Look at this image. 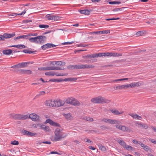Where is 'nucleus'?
<instances>
[{"mask_svg":"<svg viewBox=\"0 0 156 156\" xmlns=\"http://www.w3.org/2000/svg\"><path fill=\"white\" fill-rule=\"evenodd\" d=\"M125 7H122L120 8H117L115 9H114L113 11H118L119 10H122L123 9L125 8Z\"/></svg>","mask_w":156,"mask_h":156,"instance_id":"58","label":"nucleus"},{"mask_svg":"<svg viewBox=\"0 0 156 156\" xmlns=\"http://www.w3.org/2000/svg\"><path fill=\"white\" fill-rule=\"evenodd\" d=\"M12 52V51L11 49H7L4 50L2 51V53L4 55H9Z\"/></svg>","mask_w":156,"mask_h":156,"instance_id":"21","label":"nucleus"},{"mask_svg":"<svg viewBox=\"0 0 156 156\" xmlns=\"http://www.w3.org/2000/svg\"><path fill=\"white\" fill-rule=\"evenodd\" d=\"M12 118L15 120H24L28 118L27 115L16 114L12 116Z\"/></svg>","mask_w":156,"mask_h":156,"instance_id":"4","label":"nucleus"},{"mask_svg":"<svg viewBox=\"0 0 156 156\" xmlns=\"http://www.w3.org/2000/svg\"><path fill=\"white\" fill-rule=\"evenodd\" d=\"M144 32L142 31H138L136 33V35L137 36L142 35L144 34Z\"/></svg>","mask_w":156,"mask_h":156,"instance_id":"44","label":"nucleus"},{"mask_svg":"<svg viewBox=\"0 0 156 156\" xmlns=\"http://www.w3.org/2000/svg\"><path fill=\"white\" fill-rule=\"evenodd\" d=\"M32 72L29 70H25V74L29 75L32 74Z\"/></svg>","mask_w":156,"mask_h":156,"instance_id":"52","label":"nucleus"},{"mask_svg":"<svg viewBox=\"0 0 156 156\" xmlns=\"http://www.w3.org/2000/svg\"><path fill=\"white\" fill-rule=\"evenodd\" d=\"M71 105L74 106L78 105H80V103L77 100L72 98V100Z\"/></svg>","mask_w":156,"mask_h":156,"instance_id":"25","label":"nucleus"},{"mask_svg":"<svg viewBox=\"0 0 156 156\" xmlns=\"http://www.w3.org/2000/svg\"><path fill=\"white\" fill-rule=\"evenodd\" d=\"M110 33V31L109 30H106L103 31H99V34H107Z\"/></svg>","mask_w":156,"mask_h":156,"instance_id":"31","label":"nucleus"},{"mask_svg":"<svg viewBox=\"0 0 156 156\" xmlns=\"http://www.w3.org/2000/svg\"><path fill=\"white\" fill-rule=\"evenodd\" d=\"M48 46V48H53L55 47L56 45H55L52 44L47 43Z\"/></svg>","mask_w":156,"mask_h":156,"instance_id":"47","label":"nucleus"},{"mask_svg":"<svg viewBox=\"0 0 156 156\" xmlns=\"http://www.w3.org/2000/svg\"><path fill=\"white\" fill-rule=\"evenodd\" d=\"M73 43V41L65 42L62 43L63 45L71 44Z\"/></svg>","mask_w":156,"mask_h":156,"instance_id":"57","label":"nucleus"},{"mask_svg":"<svg viewBox=\"0 0 156 156\" xmlns=\"http://www.w3.org/2000/svg\"><path fill=\"white\" fill-rule=\"evenodd\" d=\"M125 148L127 150H131L132 151H133V150H134V148L132 147L131 146L129 145H126V146L125 147Z\"/></svg>","mask_w":156,"mask_h":156,"instance_id":"36","label":"nucleus"},{"mask_svg":"<svg viewBox=\"0 0 156 156\" xmlns=\"http://www.w3.org/2000/svg\"><path fill=\"white\" fill-rule=\"evenodd\" d=\"M149 140L152 143L154 144H156V141L153 139H149Z\"/></svg>","mask_w":156,"mask_h":156,"instance_id":"59","label":"nucleus"},{"mask_svg":"<svg viewBox=\"0 0 156 156\" xmlns=\"http://www.w3.org/2000/svg\"><path fill=\"white\" fill-rule=\"evenodd\" d=\"M33 62H23L20 63L19 64L20 68H24L27 67V64H33Z\"/></svg>","mask_w":156,"mask_h":156,"instance_id":"19","label":"nucleus"},{"mask_svg":"<svg viewBox=\"0 0 156 156\" xmlns=\"http://www.w3.org/2000/svg\"><path fill=\"white\" fill-rule=\"evenodd\" d=\"M37 39V37H31L29 38V40L30 42L32 43H34L36 44V43L37 42V41H36V39Z\"/></svg>","mask_w":156,"mask_h":156,"instance_id":"27","label":"nucleus"},{"mask_svg":"<svg viewBox=\"0 0 156 156\" xmlns=\"http://www.w3.org/2000/svg\"><path fill=\"white\" fill-rule=\"evenodd\" d=\"M11 144L14 145H18L19 144V143L18 141L15 140L12 141L11 143Z\"/></svg>","mask_w":156,"mask_h":156,"instance_id":"46","label":"nucleus"},{"mask_svg":"<svg viewBox=\"0 0 156 156\" xmlns=\"http://www.w3.org/2000/svg\"><path fill=\"white\" fill-rule=\"evenodd\" d=\"M29 118L31 119L32 121H38L39 120L40 117L35 113H33L30 114L29 116Z\"/></svg>","mask_w":156,"mask_h":156,"instance_id":"7","label":"nucleus"},{"mask_svg":"<svg viewBox=\"0 0 156 156\" xmlns=\"http://www.w3.org/2000/svg\"><path fill=\"white\" fill-rule=\"evenodd\" d=\"M119 89L128 88L127 84L119 85Z\"/></svg>","mask_w":156,"mask_h":156,"instance_id":"39","label":"nucleus"},{"mask_svg":"<svg viewBox=\"0 0 156 156\" xmlns=\"http://www.w3.org/2000/svg\"><path fill=\"white\" fill-rule=\"evenodd\" d=\"M29 37L30 36H36L37 35V33H30L29 34Z\"/></svg>","mask_w":156,"mask_h":156,"instance_id":"55","label":"nucleus"},{"mask_svg":"<svg viewBox=\"0 0 156 156\" xmlns=\"http://www.w3.org/2000/svg\"><path fill=\"white\" fill-rule=\"evenodd\" d=\"M143 149L146 151H147L149 150L150 148L147 146L145 145L143 147Z\"/></svg>","mask_w":156,"mask_h":156,"instance_id":"53","label":"nucleus"},{"mask_svg":"<svg viewBox=\"0 0 156 156\" xmlns=\"http://www.w3.org/2000/svg\"><path fill=\"white\" fill-rule=\"evenodd\" d=\"M11 68H13V69H16V68H20V64L19 63L17 65H15L13 66H11Z\"/></svg>","mask_w":156,"mask_h":156,"instance_id":"50","label":"nucleus"},{"mask_svg":"<svg viewBox=\"0 0 156 156\" xmlns=\"http://www.w3.org/2000/svg\"><path fill=\"white\" fill-rule=\"evenodd\" d=\"M23 52L25 53H29V54H31L33 53L34 54L35 51H30L28 49H24L23 50Z\"/></svg>","mask_w":156,"mask_h":156,"instance_id":"30","label":"nucleus"},{"mask_svg":"<svg viewBox=\"0 0 156 156\" xmlns=\"http://www.w3.org/2000/svg\"><path fill=\"white\" fill-rule=\"evenodd\" d=\"M117 142L119 143L123 147L125 148L126 146V143L124 141L122 140H117Z\"/></svg>","mask_w":156,"mask_h":156,"instance_id":"26","label":"nucleus"},{"mask_svg":"<svg viewBox=\"0 0 156 156\" xmlns=\"http://www.w3.org/2000/svg\"><path fill=\"white\" fill-rule=\"evenodd\" d=\"M96 57H101L102 56H110V52H105L99 53H96Z\"/></svg>","mask_w":156,"mask_h":156,"instance_id":"10","label":"nucleus"},{"mask_svg":"<svg viewBox=\"0 0 156 156\" xmlns=\"http://www.w3.org/2000/svg\"><path fill=\"white\" fill-rule=\"evenodd\" d=\"M111 111L112 113L115 115H119L120 114H122L123 113V111L119 112L118 110L115 109H113L111 110Z\"/></svg>","mask_w":156,"mask_h":156,"instance_id":"16","label":"nucleus"},{"mask_svg":"<svg viewBox=\"0 0 156 156\" xmlns=\"http://www.w3.org/2000/svg\"><path fill=\"white\" fill-rule=\"evenodd\" d=\"M75 65H69L68 66L67 68L69 69H75Z\"/></svg>","mask_w":156,"mask_h":156,"instance_id":"40","label":"nucleus"},{"mask_svg":"<svg viewBox=\"0 0 156 156\" xmlns=\"http://www.w3.org/2000/svg\"><path fill=\"white\" fill-rule=\"evenodd\" d=\"M109 3L111 5H113V4H119L121 3V2H117V1H112V2H109Z\"/></svg>","mask_w":156,"mask_h":156,"instance_id":"37","label":"nucleus"},{"mask_svg":"<svg viewBox=\"0 0 156 156\" xmlns=\"http://www.w3.org/2000/svg\"><path fill=\"white\" fill-rule=\"evenodd\" d=\"M45 104L47 106L53 107V105H54L53 101H52L51 100L47 101L46 102Z\"/></svg>","mask_w":156,"mask_h":156,"instance_id":"22","label":"nucleus"},{"mask_svg":"<svg viewBox=\"0 0 156 156\" xmlns=\"http://www.w3.org/2000/svg\"><path fill=\"white\" fill-rule=\"evenodd\" d=\"M81 69L92 68L94 67V66L89 64H80Z\"/></svg>","mask_w":156,"mask_h":156,"instance_id":"9","label":"nucleus"},{"mask_svg":"<svg viewBox=\"0 0 156 156\" xmlns=\"http://www.w3.org/2000/svg\"><path fill=\"white\" fill-rule=\"evenodd\" d=\"M75 69H81L80 64L78 65H75Z\"/></svg>","mask_w":156,"mask_h":156,"instance_id":"60","label":"nucleus"},{"mask_svg":"<svg viewBox=\"0 0 156 156\" xmlns=\"http://www.w3.org/2000/svg\"><path fill=\"white\" fill-rule=\"evenodd\" d=\"M110 57H118L122 56V54L118 53L116 52H110Z\"/></svg>","mask_w":156,"mask_h":156,"instance_id":"24","label":"nucleus"},{"mask_svg":"<svg viewBox=\"0 0 156 156\" xmlns=\"http://www.w3.org/2000/svg\"><path fill=\"white\" fill-rule=\"evenodd\" d=\"M39 44H41L44 43L46 40V38L45 36H39Z\"/></svg>","mask_w":156,"mask_h":156,"instance_id":"11","label":"nucleus"},{"mask_svg":"<svg viewBox=\"0 0 156 156\" xmlns=\"http://www.w3.org/2000/svg\"><path fill=\"white\" fill-rule=\"evenodd\" d=\"M28 135L29 136H34L35 135H36V134L35 133H34L32 132H31L29 131V132H28Z\"/></svg>","mask_w":156,"mask_h":156,"instance_id":"49","label":"nucleus"},{"mask_svg":"<svg viewBox=\"0 0 156 156\" xmlns=\"http://www.w3.org/2000/svg\"><path fill=\"white\" fill-rule=\"evenodd\" d=\"M16 72L19 73L25 74V69H18L16 70Z\"/></svg>","mask_w":156,"mask_h":156,"instance_id":"35","label":"nucleus"},{"mask_svg":"<svg viewBox=\"0 0 156 156\" xmlns=\"http://www.w3.org/2000/svg\"><path fill=\"white\" fill-rule=\"evenodd\" d=\"M96 57V53L88 55L86 56V58H95Z\"/></svg>","mask_w":156,"mask_h":156,"instance_id":"34","label":"nucleus"},{"mask_svg":"<svg viewBox=\"0 0 156 156\" xmlns=\"http://www.w3.org/2000/svg\"><path fill=\"white\" fill-rule=\"evenodd\" d=\"M120 122H121L115 119H109L108 123L112 124H119Z\"/></svg>","mask_w":156,"mask_h":156,"instance_id":"18","label":"nucleus"},{"mask_svg":"<svg viewBox=\"0 0 156 156\" xmlns=\"http://www.w3.org/2000/svg\"><path fill=\"white\" fill-rule=\"evenodd\" d=\"M109 119H106V118H104L102 120V121L106 123H109Z\"/></svg>","mask_w":156,"mask_h":156,"instance_id":"56","label":"nucleus"},{"mask_svg":"<svg viewBox=\"0 0 156 156\" xmlns=\"http://www.w3.org/2000/svg\"><path fill=\"white\" fill-rule=\"evenodd\" d=\"M129 115L132 116L134 119H140L142 117L139 115H138L137 114H129Z\"/></svg>","mask_w":156,"mask_h":156,"instance_id":"23","label":"nucleus"},{"mask_svg":"<svg viewBox=\"0 0 156 156\" xmlns=\"http://www.w3.org/2000/svg\"><path fill=\"white\" fill-rule=\"evenodd\" d=\"M91 101L94 103L103 104L104 103H108L110 101L104 97L99 96L98 97L92 98Z\"/></svg>","mask_w":156,"mask_h":156,"instance_id":"2","label":"nucleus"},{"mask_svg":"<svg viewBox=\"0 0 156 156\" xmlns=\"http://www.w3.org/2000/svg\"><path fill=\"white\" fill-rule=\"evenodd\" d=\"M100 128L103 130H105V129H108V128L107 126H101L100 127Z\"/></svg>","mask_w":156,"mask_h":156,"instance_id":"64","label":"nucleus"},{"mask_svg":"<svg viewBox=\"0 0 156 156\" xmlns=\"http://www.w3.org/2000/svg\"><path fill=\"white\" fill-rule=\"evenodd\" d=\"M136 126H139L140 127L143 128L145 129H147L148 128V126L147 124H142L139 122H137L136 123Z\"/></svg>","mask_w":156,"mask_h":156,"instance_id":"15","label":"nucleus"},{"mask_svg":"<svg viewBox=\"0 0 156 156\" xmlns=\"http://www.w3.org/2000/svg\"><path fill=\"white\" fill-rule=\"evenodd\" d=\"M61 130L59 128H57L56 129L55 131V134L56 137L54 138V140L55 141H59L67 135L65 133L61 134Z\"/></svg>","mask_w":156,"mask_h":156,"instance_id":"1","label":"nucleus"},{"mask_svg":"<svg viewBox=\"0 0 156 156\" xmlns=\"http://www.w3.org/2000/svg\"><path fill=\"white\" fill-rule=\"evenodd\" d=\"M15 35V34H8L7 33H5L3 34V37L4 40L5 38H8L13 36Z\"/></svg>","mask_w":156,"mask_h":156,"instance_id":"13","label":"nucleus"},{"mask_svg":"<svg viewBox=\"0 0 156 156\" xmlns=\"http://www.w3.org/2000/svg\"><path fill=\"white\" fill-rule=\"evenodd\" d=\"M65 117L67 119H70L71 118V115L70 113H69L65 115Z\"/></svg>","mask_w":156,"mask_h":156,"instance_id":"43","label":"nucleus"},{"mask_svg":"<svg viewBox=\"0 0 156 156\" xmlns=\"http://www.w3.org/2000/svg\"><path fill=\"white\" fill-rule=\"evenodd\" d=\"M64 81V79L60 78L59 79H56V82H61Z\"/></svg>","mask_w":156,"mask_h":156,"instance_id":"63","label":"nucleus"},{"mask_svg":"<svg viewBox=\"0 0 156 156\" xmlns=\"http://www.w3.org/2000/svg\"><path fill=\"white\" fill-rule=\"evenodd\" d=\"M142 84L140 82H133L127 84L128 88H134L140 86Z\"/></svg>","mask_w":156,"mask_h":156,"instance_id":"6","label":"nucleus"},{"mask_svg":"<svg viewBox=\"0 0 156 156\" xmlns=\"http://www.w3.org/2000/svg\"><path fill=\"white\" fill-rule=\"evenodd\" d=\"M39 142L40 144H41V143L46 144H51V142L50 141H45L43 142Z\"/></svg>","mask_w":156,"mask_h":156,"instance_id":"62","label":"nucleus"},{"mask_svg":"<svg viewBox=\"0 0 156 156\" xmlns=\"http://www.w3.org/2000/svg\"><path fill=\"white\" fill-rule=\"evenodd\" d=\"M45 123H49L51 125L55 126H60L58 123L55 122L50 119H47L45 121Z\"/></svg>","mask_w":156,"mask_h":156,"instance_id":"8","label":"nucleus"},{"mask_svg":"<svg viewBox=\"0 0 156 156\" xmlns=\"http://www.w3.org/2000/svg\"><path fill=\"white\" fill-rule=\"evenodd\" d=\"M84 119L88 121L92 122L93 121V119L92 118L85 117L84 118Z\"/></svg>","mask_w":156,"mask_h":156,"instance_id":"38","label":"nucleus"},{"mask_svg":"<svg viewBox=\"0 0 156 156\" xmlns=\"http://www.w3.org/2000/svg\"><path fill=\"white\" fill-rule=\"evenodd\" d=\"M54 75H56L58 76H62V75L60 74H57V73L55 72H51V76H54Z\"/></svg>","mask_w":156,"mask_h":156,"instance_id":"48","label":"nucleus"},{"mask_svg":"<svg viewBox=\"0 0 156 156\" xmlns=\"http://www.w3.org/2000/svg\"><path fill=\"white\" fill-rule=\"evenodd\" d=\"M53 107H58L63 105L64 104V102L61 100L53 101Z\"/></svg>","mask_w":156,"mask_h":156,"instance_id":"5","label":"nucleus"},{"mask_svg":"<svg viewBox=\"0 0 156 156\" xmlns=\"http://www.w3.org/2000/svg\"><path fill=\"white\" fill-rule=\"evenodd\" d=\"M48 46L47 44L42 46L41 47V48L43 50H45L48 49Z\"/></svg>","mask_w":156,"mask_h":156,"instance_id":"42","label":"nucleus"},{"mask_svg":"<svg viewBox=\"0 0 156 156\" xmlns=\"http://www.w3.org/2000/svg\"><path fill=\"white\" fill-rule=\"evenodd\" d=\"M39 126L42 129L46 132H48L50 130L49 127L46 126L44 125H39Z\"/></svg>","mask_w":156,"mask_h":156,"instance_id":"12","label":"nucleus"},{"mask_svg":"<svg viewBox=\"0 0 156 156\" xmlns=\"http://www.w3.org/2000/svg\"><path fill=\"white\" fill-rule=\"evenodd\" d=\"M64 67H47L39 68V70H58L64 69Z\"/></svg>","mask_w":156,"mask_h":156,"instance_id":"3","label":"nucleus"},{"mask_svg":"<svg viewBox=\"0 0 156 156\" xmlns=\"http://www.w3.org/2000/svg\"><path fill=\"white\" fill-rule=\"evenodd\" d=\"M53 16L51 14H47L46 16V17L48 20H53Z\"/></svg>","mask_w":156,"mask_h":156,"instance_id":"33","label":"nucleus"},{"mask_svg":"<svg viewBox=\"0 0 156 156\" xmlns=\"http://www.w3.org/2000/svg\"><path fill=\"white\" fill-rule=\"evenodd\" d=\"M121 130L123 131H129L128 128L124 126H122L121 127Z\"/></svg>","mask_w":156,"mask_h":156,"instance_id":"29","label":"nucleus"},{"mask_svg":"<svg viewBox=\"0 0 156 156\" xmlns=\"http://www.w3.org/2000/svg\"><path fill=\"white\" fill-rule=\"evenodd\" d=\"M99 148L101 151H105L106 150V148L105 147L103 146L101 144H98Z\"/></svg>","mask_w":156,"mask_h":156,"instance_id":"32","label":"nucleus"},{"mask_svg":"<svg viewBox=\"0 0 156 156\" xmlns=\"http://www.w3.org/2000/svg\"><path fill=\"white\" fill-rule=\"evenodd\" d=\"M32 20H25L23 21V22L24 23H27L28 22H31Z\"/></svg>","mask_w":156,"mask_h":156,"instance_id":"61","label":"nucleus"},{"mask_svg":"<svg viewBox=\"0 0 156 156\" xmlns=\"http://www.w3.org/2000/svg\"><path fill=\"white\" fill-rule=\"evenodd\" d=\"M51 62L52 65H54V63H55V64H56L57 66H58L65 65L66 64L65 62L62 61L53 62Z\"/></svg>","mask_w":156,"mask_h":156,"instance_id":"17","label":"nucleus"},{"mask_svg":"<svg viewBox=\"0 0 156 156\" xmlns=\"http://www.w3.org/2000/svg\"><path fill=\"white\" fill-rule=\"evenodd\" d=\"M22 133H23L24 135H27L28 134V132H29V131H27L26 130L23 129L22 131Z\"/></svg>","mask_w":156,"mask_h":156,"instance_id":"54","label":"nucleus"},{"mask_svg":"<svg viewBox=\"0 0 156 156\" xmlns=\"http://www.w3.org/2000/svg\"><path fill=\"white\" fill-rule=\"evenodd\" d=\"M60 18L59 16H53V20L55 21H56L58 20Z\"/></svg>","mask_w":156,"mask_h":156,"instance_id":"51","label":"nucleus"},{"mask_svg":"<svg viewBox=\"0 0 156 156\" xmlns=\"http://www.w3.org/2000/svg\"><path fill=\"white\" fill-rule=\"evenodd\" d=\"M9 47H14L18 48H27V46L22 44H18L16 45H13L9 46Z\"/></svg>","mask_w":156,"mask_h":156,"instance_id":"20","label":"nucleus"},{"mask_svg":"<svg viewBox=\"0 0 156 156\" xmlns=\"http://www.w3.org/2000/svg\"><path fill=\"white\" fill-rule=\"evenodd\" d=\"M45 93V92L44 91H41L39 92V94L37 95L34 99H35L36 98H38L40 96L44 95Z\"/></svg>","mask_w":156,"mask_h":156,"instance_id":"28","label":"nucleus"},{"mask_svg":"<svg viewBox=\"0 0 156 156\" xmlns=\"http://www.w3.org/2000/svg\"><path fill=\"white\" fill-rule=\"evenodd\" d=\"M72 98H68L67 100H66L65 101L66 103L67 104H71L72 101Z\"/></svg>","mask_w":156,"mask_h":156,"instance_id":"45","label":"nucleus"},{"mask_svg":"<svg viewBox=\"0 0 156 156\" xmlns=\"http://www.w3.org/2000/svg\"><path fill=\"white\" fill-rule=\"evenodd\" d=\"M39 27L41 28H47L49 27V26L48 25H39Z\"/></svg>","mask_w":156,"mask_h":156,"instance_id":"41","label":"nucleus"},{"mask_svg":"<svg viewBox=\"0 0 156 156\" xmlns=\"http://www.w3.org/2000/svg\"><path fill=\"white\" fill-rule=\"evenodd\" d=\"M29 38H29V34H28L27 35L20 36H18L16 37H14V40H15V39H20L21 38H23L24 39H29Z\"/></svg>","mask_w":156,"mask_h":156,"instance_id":"14","label":"nucleus"}]
</instances>
